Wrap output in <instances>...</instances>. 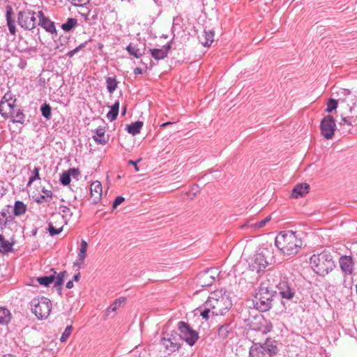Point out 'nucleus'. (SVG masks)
<instances>
[{"mask_svg":"<svg viewBox=\"0 0 357 357\" xmlns=\"http://www.w3.org/2000/svg\"><path fill=\"white\" fill-rule=\"evenodd\" d=\"M275 244L284 254L294 255L297 254L302 246V241L293 231H280L276 236Z\"/></svg>","mask_w":357,"mask_h":357,"instance_id":"nucleus-1","label":"nucleus"},{"mask_svg":"<svg viewBox=\"0 0 357 357\" xmlns=\"http://www.w3.org/2000/svg\"><path fill=\"white\" fill-rule=\"evenodd\" d=\"M310 264L312 270L320 276L328 275L335 267L333 255L327 250L312 255L310 258Z\"/></svg>","mask_w":357,"mask_h":357,"instance_id":"nucleus-2","label":"nucleus"},{"mask_svg":"<svg viewBox=\"0 0 357 357\" xmlns=\"http://www.w3.org/2000/svg\"><path fill=\"white\" fill-rule=\"evenodd\" d=\"M207 305L213 310V314L223 315L226 314L232 306L229 297L221 291H216L211 294L207 300Z\"/></svg>","mask_w":357,"mask_h":357,"instance_id":"nucleus-3","label":"nucleus"},{"mask_svg":"<svg viewBox=\"0 0 357 357\" xmlns=\"http://www.w3.org/2000/svg\"><path fill=\"white\" fill-rule=\"evenodd\" d=\"M279 351L275 342L267 339L264 343H255L250 347L249 357H273Z\"/></svg>","mask_w":357,"mask_h":357,"instance_id":"nucleus-4","label":"nucleus"},{"mask_svg":"<svg viewBox=\"0 0 357 357\" xmlns=\"http://www.w3.org/2000/svg\"><path fill=\"white\" fill-rule=\"evenodd\" d=\"M273 296V291L264 286V284H261L255 296V307L261 312L269 310L272 306Z\"/></svg>","mask_w":357,"mask_h":357,"instance_id":"nucleus-5","label":"nucleus"},{"mask_svg":"<svg viewBox=\"0 0 357 357\" xmlns=\"http://www.w3.org/2000/svg\"><path fill=\"white\" fill-rule=\"evenodd\" d=\"M32 312L38 319H44L49 317L52 310V301L46 297L34 298L31 301Z\"/></svg>","mask_w":357,"mask_h":357,"instance_id":"nucleus-6","label":"nucleus"},{"mask_svg":"<svg viewBox=\"0 0 357 357\" xmlns=\"http://www.w3.org/2000/svg\"><path fill=\"white\" fill-rule=\"evenodd\" d=\"M177 326L180 339L185 341L190 346H193L199 339L198 333L183 321H179Z\"/></svg>","mask_w":357,"mask_h":357,"instance_id":"nucleus-7","label":"nucleus"},{"mask_svg":"<svg viewBox=\"0 0 357 357\" xmlns=\"http://www.w3.org/2000/svg\"><path fill=\"white\" fill-rule=\"evenodd\" d=\"M338 95L340 96L338 101L341 105L340 107L344 111H348L349 113H351L353 108L357 104V97L346 89H342Z\"/></svg>","mask_w":357,"mask_h":357,"instance_id":"nucleus-8","label":"nucleus"},{"mask_svg":"<svg viewBox=\"0 0 357 357\" xmlns=\"http://www.w3.org/2000/svg\"><path fill=\"white\" fill-rule=\"evenodd\" d=\"M18 23L24 29H34L37 24L36 13L29 10L20 11L18 13Z\"/></svg>","mask_w":357,"mask_h":357,"instance_id":"nucleus-9","label":"nucleus"},{"mask_svg":"<svg viewBox=\"0 0 357 357\" xmlns=\"http://www.w3.org/2000/svg\"><path fill=\"white\" fill-rule=\"evenodd\" d=\"M321 135L326 139H331L333 137L336 130V123L331 115L324 116L320 123Z\"/></svg>","mask_w":357,"mask_h":357,"instance_id":"nucleus-10","label":"nucleus"},{"mask_svg":"<svg viewBox=\"0 0 357 357\" xmlns=\"http://www.w3.org/2000/svg\"><path fill=\"white\" fill-rule=\"evenodd\" d=\"M268 265L266 258L262 252H257L251 257L248 261V267L250 271L260 273Z\"/></svg>","mask_w":357,"mask_h":357,"instance_id":"nucleus-11","label":"nucleus"},{"mask_svg":"<svg viewBox=\"0 0 357 357\" xmlns=\"http://www.w3.org/2000/svg\"><path fill=\"white\" fill-rule=\"evenodd\" d=\"M279 294L282 298L291 300L296 294V287L293 282L282 280L278 284Z\"/></svg>","mask_w":357,"mask_h":357,"instance_id":"nucleus-12","label":"nucleus"},{"mask_svg":"<svg viewBox=\"0 0 357 357\" xmlns=\"http://www.w3.org/2000/svg\"><path fill=\"white\" fill-rule=\"evenodd\" d=\"M180 337L176 333L167 334V337L161 339V343L167 350L171 352L178 351L181 347L179 343Z\"/></svg>","mask_w":357,"mask_h":357,"instance_id":"nucleus-13","label":"nucleus"},{"mask_svg":"<svg viewBox=\"0 0 357 357\" xmlns=\"http://www.w3.org/2000/svg\"><path fill=\"white\" fill-rule=\"evenodd\" d=\"M351 113L348 111H343L340 114V121L339 126L342 130L343 133H350L351 128L353 126L354 118L351 116Z\"/></svg>","mask_w":357,"mask_h":357,"instance_id":"nucleus-14","label":"nucleus"},{"mask_svg":"<svg viewBox=\"0 0 357 357\" xmlns=\"http://www.w3.org/2000/svg\"><path fill=\"white\" fill-rule=\"evenodd\" d=\"M341 271L346 275H351L354 269V262L351 256L344 255L339 259Z\"/></svg>","mask_w":357,"mask_h":357,"instance_id":"nucleus-15","label":"nucleus"},{"mask_svg":"<svg viewBox=\"0 0 357 357\" xmlns=\"http://www.w3.org/2000/svg\"><path fill=\"white\" fill-rule=\"evenodd\" d=\"M102 184L100 181H96L91 184V197L93 204H97L102 197Z\"/></svg>","mask_w":357,"mask_h":357,"instance_id":"nucleus-16","label":"nucleus"},{"mask_svg":"<svg viewBox=\"0 0 357 357\" xmlns=\"http://www.w3.org/2000/svg\"><path fill=\"white\" fill-rule=\"evenodd\" d=\"M38 17H39L38 25L41 26L47 31L53 33L56 31V28L53 22L46 17L43 11L38 13Z\"/></svg>","mask_w":357,"mask_h":357,"instance_id":"nucleus-17","label":"nucleus"},{"mask_svg":"<svg viewBox=\"0 0 357 357\" xmlns=\"http://www.w3.org/2000/svg\"><path fill=\"white\" fill-rule=\"evenodd\" d=\"M234 326L231 322L225 323L220 326L218 328V337L222 340L229 338L234 333Z\"/></svg>","mask_w":357,"mask_h":357,"instance_id":"nucleus-18","label":"nucleus"},{"mask_svg":"<svg viewBox=\"0 0 357 357\" xmlns=\"http://www.w3.org/2000/svg\"><path fill=\"white\" fill-rule=\"evenodd\" d=\"M214 40V32L211 29L204 28L202 35L199 36V40L204 47H209Z\"/></svg>","mask_w":357,"mask_h":357,"instance_id":"nucleus-19","label":"nucleus"},{"mask_svg":"<svg viewBox=\"0 0 357 357\" xmlns=\"http://www.w3.org/2000/svg\"><path fill=\"white\" fill-rule=\"evenodd\" d=\"M310 185L307 183H298L292 190L291 197L293 198H298L303 197L309 192Z\"/></svg>","mask_w":357,"mask_h":357,"instance_id":"nucleus-20","label":"nucleus"},{"mask_svg":"<svg viewBox=\"0 0 357 357\" xmlns=\"http://www.w3.org/2000/svg\"><path fill=\"white\" fill-rule=\"evenodd\" d=\"M87 248L88 243L85 240L82 239L79 251L77 255V259L74 263V266H78L79 268L84 264V259L86 256Z\"/></svg>","mask_w":357,"mask_h":357,"instance_id":"nucleus-21","label":"nucleus"},{"mask_svg":"<svg viewBox=\"0 0 357 357\" xmlns=\"http://www.w3.org/2000/svg\"><path fill=\"white\" fill-rule=\"evenodd\" d=\"M93 140L100 144L105 145L108 141V137L105 136V128L99 126L95 130V135L93 136Z\"/></svg>","mask_w":357,"mask_h":357,"instance_id":"nucleus-22","label":"nucleus"},{"mask_svg":"<svg viewBox=\"0 0 357 357\" xmlns=\"http://www.w3.org/2000/svg\"><path fill=\"white\" fill-rule=\"evenodd\" d=\"M6 21L7 24L9 29V31L11 34L15 35L16 32V29L15 26V22L12 19V15H13V8L10 6H8L6 8Z\"/></svg>","mask_w":357,"mask_h":357,"instance_id":"nucleus-23","label":"nucleus"},{"mask_svg":"<svg viewBox=\"0 0 357 357\" xmlns=\"http://www.w3.org/2000/svg\"><path fill=\"white\" fill-rule=\"evenodd\" d=\"M51 271H53V274L47 276L38 277L36 278V280L40 285L44 287H49L50 284H52L56 278L55 275L56 274V272L54 268H52Z\"/></svg>","mask_w":357,"mask_h":357,"instance_id":"nucleus-24","label":"nucleus"},{"mask_svg":"<svg viewBox=\"0 0 357 357\" xmlns=\"http://www.w3.org/2000/svg\"><path fill=\"white\" fill-rule=\"evenodd\" d=\"M11 119V121L13 123H18L21 124H24L25 121V114H24L23 111L20 109H17V110H14L10 116L9 117Z\"/></svg>","mask_w":357,"mask_h":357,"instance_id":"nucleus-25","label":"nucleus"},{"mask_svg":"<svg viewBox=\"0 0 357 357\" xmlns=\"http://www.w3.org/2000/svg\"><path fill=\"white\" fill-rule=\"evenodd\" d=\"M78 174V170L75 168H70L68 172H63L60 177V182L63 185H68L70 183V176Z\"/></svg>","mask_w":357,"mask_h":357,"instance_id":"nucleus-26","label":"nucleus"},{"mask_svg":"<svg viewBox=\"0 0 357 357\" xmlns=\"http://www.w3.org/2000/svg\"><path fill=\"white\" fill-rule=\"evenodd\" d=\"M16 100H13L11 102L3 105V107H6V109L0 112V114L5 119H8L10 116L11 113L15 110Z\"/></svg>","mask_w":357,"mask_h":357,"instance_id":"nucleus-27","label":"nucleus"},{"mask_svg":"<svg viewBox=\"0 0 357 357\" xmlns=\"http://www.w3.org/2000/svg\"><path fill=\"white\" fill-rule=\"evenodd\" d=\"M26 210V206L23 202L17 200L15 202L13 207V213L15 216H20L24 214Z\"/></svg>","mask_w":357,"mask_h":357,"instance_id":"nucleus-28","label":"nucleus"},{"mask_svg":"<svg viewBox=\"0 0 357 357\" xmlns=\"http://www.w3.org/2000/svg\"><path fill=\"white\" fill-rule=\"evenodd\" d=\"M143 126V122L142 121H136L135 123H132L131 124L127 125L126 130L132 135H136L137 134L140 132V130Z\"/></svg>","mask_w":357,"mask_h":357,"instance_id":"nucleus-29","label":"nucleus"},{"mask_svg":"<svg viewBox=\"0 0 357 357\" xmlns=\"http://www.w3.org/2000/svg\"><path fill=\"white\" fill-rule=\"evenodd\" d=\"M11 319L10 312L6 307H0V324L7 325Z\"/></svg>","mask_w":357,"mask_h":357,"instance_id":"nucleus-30","label":"nucleus"},{"mask_svg":"<svg viewBox=\"0 0 357 357\" xmlns=\"http://www.w3.org/2000/svg\"><path fill=\"white\" fill-rule=\"evenodd\" d=\"M200 312V316L205 320H208L210 317H214L213 310L207 305V301L204 304L203 307L197 309Z\"/></svg>","mask_w":357,"mask_h":357,"instance_id":"nucleus-31","label":"nucleus"},{"mask_svg":"<svg viewBox=\"0 0 357 357\" xmlns=\"http://www.w3.org/2000/svg\"><path fill=\"white\" fill-rule=\"evenodd\" d=\"M119 109V102L116 101L111 107L110 110L107 114V118L110 121H113L116 119Z\"/></svg>","mask_w":357,"mask_h":357,"instance_id":"nucleus-32","label":"nucleus"},{"mask_svg":"<svg viewBox=\"0 0 357 357\" xmlns=\"http://www.w3.org/2000/svg\"><path fill=\"white\" fill-rule=\"evenodd\" d=\"M126 50L130 55H132L137 59L140 58L144 54V52H141L139 48H138L137 45L132 43H130L126 47Z\"/></svg>","mask_w":357,"mask_h":357,"instance_id":"nucleus-33","label":"nucleus"},{"mask_svg":"<svg viewBox=\"0 0 357 357\" xmlns=\"http://www.w3.org/2000/svg\"><path fill=\"white\" fill-rule=\"evenodd\" d=\"M13 251V243H10L5 238H3L2 241H0V252L6 254Z\"/></svg>","mask_w":357,"mask_h":357,"instance_id":"nucleus-34","label":"nucleus"},{"mask_svg":"<svg viewBox=\"0 0 357 357\" xmlns=\"http://www.w3.org/2000/svg\"><path fill=\"white\" fill-rule=\"evenodd\" d=\"M271 219V215L266 217L264 219L256 222H249L248 227L252 230H257L264 227L268 222H269Z\"/></svg>","mask_w":357,"mask_h":357,"instance_id":"nucleus-35","label":"nucleus"},{"mask_svg":"<svg viewBox=\"0 0 357 357\" xmlns=\"http://www.w3.org/2000/svg\"><path fill=\"white\" fill-rule=\"evenodd\" d=\"M118 84L119 82H117L115 77H106L107 89L109 93H112L116 90Z\"/></svg>","mask_w":357,"mask_h":357,"instance_id":"nucleus-36","label":"nucleus"},{"mask_svg":"<svg viewBox=\"0 0 357 357\" xmlns=\"http://www.w3.org/2000/svg\"><path fill=\"white\" fill-rule=\"evenodd\" d=\"M151 56L156 60L163 59L167 57V54L162 48H153L149 50Z\"/></svg>","mask_w":357,"mask_h":357,"instance_id":"nucleus-37","label":"nucleus"},{"mask_svg":"<svg viewBox=\"0 0 357 357\" xmlns=\"http://www.w3.org/2000/svg\"><path fill=\"white\" fill-rule=\"evenodd\" d=\"M125 298L116 299L107 309V315H109L110 312H114L121 306V303H124Z\"/></svg>","mask_w":357,"mask_h":357,"instance_id":"nucleus-38","label":"nucleus"},{"mask_svg":"<svg viewBox=\"0 0 357 357\" xmlns=\"http://www.w3.org/2000/svg\"><path fill=\"white\" fill-rule=\"evenodd\" d=\"M77 24V20L75 18H68L66 23L61 25V28L65 31H70Z\"/></svg>","mask_w":357,"mask_h":357,"instance_id":"nucleus-39","label":"nucleus"},{"mask_svg":"<svg viewBox=\"0 0 357 357\" xmlns=\"http://www.w3.org/2000/svg\"><path fill=\"white\" fill-rule=\"evenodd\" d=\"M13 100H16V98L10 92L5 93L0 101V112L6 109V107H3V105L11 102Z\"/></svg>","mask_w":357,"mask_h":357,"instance_id":"nucleus-40","label":"nucleus"},{"mask_svg":"<svg viewBox=\"0 0 357 357\" xmlns=\"http://www.w3.org/2000/svg\"><path fill=\"white\" fill-rule=\"evenodd\" d=\"M40 112L44 118H45L47 120H49L51 119L52 116V109L49 104L44 103L40 107Z\"/></svg>","mask_w":357,"mask_h":357,"instance_id":"nucleus-41","label":"nucleus"},{"mask_svg":"<svg viewBox=\"0 0 357 357\" xmlns=\"http://www.w3.org/2000/svg\"><path fill=\"white\" fill-rule=\"evenodd\" d=\"M62 218L64 220L65 223L66 224L67 222L70 219V218L73 215V212L70 211V209L66 206H63L60 208Z\"/></svg>","mask_w":357,"mask_h":357,"instance_id":"nucleus-42","label":"nucleus"},{"mask_svg":"<svg viewBox=\"0 0 357 357\" xmlns=\"http://www.w3.org/2000/svg\"><path fill=\"white\" fill-rule=\"evenodd\" d=\"M263 321L264 322V324L261 325V326L259 328H255V330H259L261 331L263 334H266L272 331L273 329V325L271 321H268L267 320L262 319Z\"/></svg>","mask_w":357,"mask_h":357,"instance_id":"nucleus-43","label":"nucleus"},{"mask_svg":"<svg viewBox=\"0 0 357 357\" xmlns=\"http://www.w3.org/2000/svg\"><path fill=\"white\" fill-rule=\"evenodd\" d=\"M67 275V272L66 271H61L54 280V286L55 287H61L63 284L64 278Z\"/></svg>","mask_w":357,"mask_h":357,"instance_id":"nucleus-44","label":"nucleus"},{"mask_svg":"<svg viewBox=\"0 0 357 357\" xmlns=\"http://www.w3.org/2000/svg\"><path fill=\"white\" fill-rule=\"evenodd\" d=\"M338 102V99L335 100L333 98H330L327 102V107L326 109V112L330 113L333 110L336 109V108L337 107Z\"/></svg>","mask_w":357,"mask_h":357,"instance_id":"nucleus-45","label":"nucleus"},{"mask_svg":"<svg viewBox=\"0 0 357 357\" xmlns=\"http://www.w3.org/2000/svg\"><path fill=\"white\" fill-rule=\"evenodd\" d=\"M63 230V226H61L58 228L53 225L52 222L48 223V231L51 236H54L60 234Z\"/></svg>","mask_w":357,"mask_h":357,"instance_id":"nucleus-46","label":"nucleus"},{"mask_svg":"<svg viewBox=\"0 0 357 357\" xmlns=\"http://www.w3.org/2000/svg\"><path fill=\"white\" fill-rule=\"evenodd\" d=\"M40 167H35L33 170V175L29 178L27 186H30L31 184L36 180L40 179L39 175Z\"/></svg>","mask_w":357,"mask_h":357,"instance_id":"nucleus-47","label":"nucleus"},{"mask_svg":"<svg viewBox=\"0 0 357 357\" xmlns=\"http://www.w3.org/2000/svg\"><path fill=\"white\" fill-rule=\"evenodd\" d=\"M72 331H73V327L72 326H68L65 331L63 332L61 337H60V341L61 342H64L67 340V339L70 337L71 333H72Z\"/></svg>","mask_w":357,"mask_h":357,"instance_id":"nucleus-48","label":"nucleus"},{"mask_svg":"<svg viewBox=\"0 0 357 357\" xmlns=\"http://www.w3.org/2000/svg\"><path fill=\"white\" fill-rule=\"evenodd\" d=\"M7 208H3L1 212H0V225L3 226L4 225V222H5V220H6V213H9V208H10V205H8L6 206Z\"/></svg>","mask_w":357,"mask_h":357,"instance_id":"nucleus-49","label":"nucleus"},{"mask_svg":"<svg viewBox=\"0 0 357 357\" xmlns=\"http://www.w3.org/2000/svg\"><path fill=\"white\" fill-rule=\"evenodd\" d=\"M35 202L38 204H43L44 202H48L50 201L47 197H45L43 195H40L34 199Z\"/></svg>","mask_w":357,"mask_h":357,"instance_id":"nucleus-50","label":"nucleus"},{"mask_svg":"<svg viewBox=\"0 0 357 357\" xmlns=\"http://www.w3.org/2000/svg\"><path fill=\"white\" fill-rule=\"evenodd\" d=\"M124 200H125V198L123 197H122V196L116 197V199H114V202H113L112 207L114 208H116L117 206L121 204Z\"/></svg>","mask_w":357,"mask_h":357,"instance_id":"nucleus-51","label":"nucleus"},{"mask_svg":"<svg viewBox=\"0 0 357 357\" xmlns=\"http://www.w3.org/2000/svg\"><path fill=\"white\" fill-rule=\"evenodd\" d=\"M14 216L15 215H10V213H6V220H5L3 226L6 227L7 225L10 224V222H14V220H15Z\"/></svg>","mask_w":357,"mask_h":357,"instance_id":"nucleus-52","label":"nucleus"},{"mask_svg":"<svg viewBox=\"0 0 357 357\" xmlns=\"http://www.w3.org/2000/svg\"><path fill=\"white\" fill-rule=\"evenodd\" d=\"M79 14H80L84 19V21L86 23H90L91 19L89 18V13L90 10H86V13H82V11L78 12Z\"/></svg>","mask_w":357,"mask_h":357,"instance_id":"nucleus-53","label":"nucleus"},{"mask_svg":"<svg viewBox=\"0 0 357 357\" xmlns=\"http://www.w3.org/2000/svg\"><path fill=\"white\" fill-rule=\"evenodd\" d=\"M42 192L43 193V195L45 196V197H47L49 199H51L52 198V192L51 190H47L45 188L42 189Z\"/></svg>","mask_w":357,"mask_h":357,"instance_id":"nucleus-54","label":"nucleus"},{"mask_svg":"<svg viewBox=\"0 0 357 357\" xmlns=\"http://www.w3.org/2000/svg\"><path fill=\"white\" fill-rule=\"evenodd\" d=\"M86 45V42L81 43L78 47H75V49L72 50L75 54L77 53L81 49L85 47Z\"/></svg>","mask_w":357,"mask_h":357,"instance_id":"nucleus-55","label":"nucleus"},{"mask_svg":"<svg viewBox=\"0 0 357 357\" xmlns=\"http://www.w3.org/2000/svg\"><path fill=\"white\" fill-rule=\"evenodd\" d=\"M171 48L172 47L170 43H167V45L162 47V50L165 52V54H167V55L168 54V52Z\"/></svg>","mask_w":357,"mask_h":357,"instance_id":"nucleus-56","label":"nucleus"},{"mask_svg":"<svg viewBox=\"0 0 357 357\" xmlns=\"http://www.w3.org/2000/svg\"><path fill=\"white\" fill-rule=\"evenodd\" d=\"M137 162L138 161H134V160H130L128 161L129 164L132 165V167H135V169L136 172L139 171V168H138V166H137Z\"/></svg>","mask_w":357,"mask_h":357,"instance_id":"nucleus-57","label":"nucleus"},{"mask_svg":"<svg viewBox=\"0 0 357 357\" xmlns=\"http://www.w3.org/2000/svg\"><path fill=\"white\" fill-rule=\"evenodd\" d=\"M134 73L135 75L142 74V69L141 68L137 67L134 69Z\"/></svg>","mask_w":357,"mask_h":357,"instance_id":"nucleus-58","label":"nucleus"},{"mask_svg":"<svg viewBox=\"0 0 357 357\" xmlns=\"http://www.w3.org/2000/svg\"><path fill=\"white\" fill-rule=\"evenodd\" d=\"M73 280H69L67 283H66V288L67 289H72L73 287Z\"/></svg>","mask_w":357,"mask_h":357,"instance_id":"nucleus-59","label":"nucleus"},{"mask_svg":"<svg viewBox=\"0 0 357 357\" xmlns=\"http://www.w3.org/2000/svg\"><path fill=\"white\" fill-rule=\"evenodd\" d=\"M5 189L3 188V186L0 185V199L5 194Z\"/></svg>","mask_w":357,"mask_h":357,"instance_id":"nucleus-60","label":"nucleus"},{"mask_svg":"<svg viewBox=\"0 0 357 357\" xmlns=\"http://www.w3.org/2000/svg\"><path fill=\"white\" fill-rule=\"evenodd\" d=\"M79 278H80V273H77L76 275H74L73 280L75 281V282H78Z\"/></svg>","mask_w":357,"mask_h":357,"instance_id":"nucleus-61","label":"nucleus"},{"mask_svg":"<svg viewBox=\"0 0 357 357\" xmlns=\"http://www.w3.org/2000/svg\"><path fill=\"white\" fill-rule=\"evenodd\" d=\"M75 55L74 52L73 50H70L69 51L67 54H66V56H68V57L71 58L73 57V56Z\"/></svg>","mask_w":357,"mask_h":357,"instance_id":"nucleus-62","label":"nucleus"},{"mask_svg":"<svg viewBox=\"0 0 357 357\" xmlns=\"http://www.w3.org/2000/svg\"><path fill=\"white\" fill-rule=\"evenodd\" d=\"M171 124H173V123H172V122H170V121H168V122H166V123H162V124L160 126V127L164 128V127H165V126H169V125H171Z\"/></svg>","mask_w":357,"mask_h":357,"instance_id":"nucleus-63","label":"nucleus"},{"mask_svg":"<svg viewBox=\"0 0 357 357\" xmlns=\"http://www.w3.org/2000/svg\"><path fill=\"white\" fill-rule=\"evenodd\" d=\"M86 10H90L88 8L84 7V6H83V7H82V10L80 11H82V13H86Z\"/></svg>","mask_w":357,"mask_h":357,"instance_id":"nucleus-64","label":"nucleus"}]
</instances>
